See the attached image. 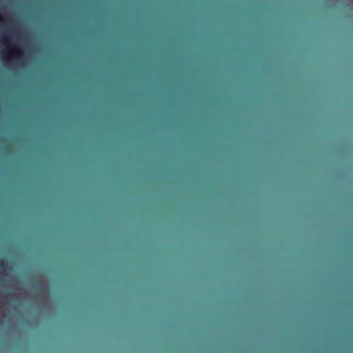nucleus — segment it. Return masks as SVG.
Masks as SVG:
<instances>
[{"label": "nucleus", "mask_w": 353, "mask_h": 353, "mask_svg": "<svg viewBox=\"0 0 353 353\" xmlns=\"http://www.w3.org/2000/svg\"><path fill=\"white\" fill-rule=\"evenodd\" d=\"M1 43L3 45L10 48V53L4 54V57L7 60H12L13 55L17 57L18 58H22L24 56V53L18 46H11V38L9 35L3 34L1 37Z\"/></svg>", "instance_id": "nucleus-1"}, {"label": "nucleus", "mask_w": 353, "mask_h": 353, "mask_svg": "<svg viewBox=\"0 0 353 353\" xmlns=\"http://www.w3.org/2000/svg\"><path fill=\"white\" fill-rule=\"evenodd\" d=\"M0 267H1L3 269H6L8 267V261H6L5 260H1L0 261Z\"/></svg>", "instance_id": "nucleus-2"}, {"label": "nucleus", "mask_w": 353, "mask_h": 353, "mask_svg": "<svg viewBox=\"0 0 353 353\" xmlns=\"http://www.w3.org/2000/svg\"><path fill=\"white\" fill-rule=\"evenodd\" d=\"M6 22V19L2 16H0V23H4Z\"/></svg>", "instance_id": "nucleus-3"}]
</instances>
